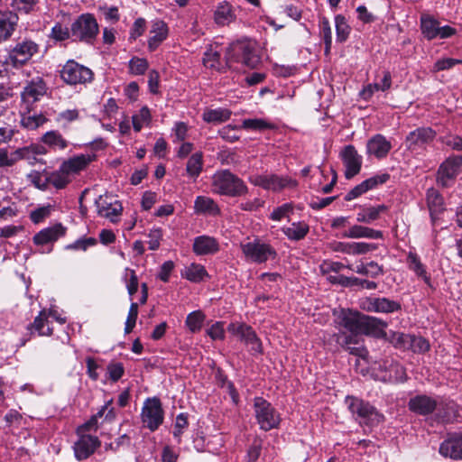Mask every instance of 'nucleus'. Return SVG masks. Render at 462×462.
<instances>
[{"label":"nucleus","mask_w":462,"mask_h":462,"mask_svg":"<svg viewBox=\"0 0 462 462\" xmlns=\"http://www.w3.org/2000/svg\"><path fill=\"white\" fill-rule=\"evenodd\" d=\"M336 317L334 322L338 328H345L349 332L339 331L334 335L336 341L340 346L359 345V328L362 313L349 309H341L333 311Z\"/></svg>","instance_id":"obj_1"},{"label":"nucleus","mask_w":462,"mask_h":462,"mask_svg":"<svg viewBox=\"0 0 462 462\" xmlns=\"http://www.w3.org/2000/svg\"><path fill=\"white\" fill-rule=\"evenodd\" d=\"M211 189L216 194L232 198L248 193L245 181L228 170H221L214 173Z\"/></svg>","instance_id":"obj_2"},{"label":"nucleus","mask_w":462,"mask_h":462,"mask_svg":"<svg viewBox=\"0 0 462 462\" xmlns=\"http://www.w3.org/2000/svg\"><path fill=\"white\" fill-rule=\"evenodd\" d=\"M345 403L354 420L360 425L375 426L384 420V416L370 402L347 395Z\"/></svg>","instance_id":"obj_3"},{"label":"nucleus","mask_w":462,"mask_h":462,"mask_svg":"<svg viewBox=\"0 0 462 462\" xmlns=\"http://www.w3.org/2000/svg\"><path fill=\"white\" fill-rule=\"evenodd\" d=\"M226 59L229 66L232 62H240L249 69H255L261 63L255 42L249 40L231 43L226 51Z\"/></svg>","instance_id":"obj_4"},{"label":"nucleus","mask_w":462,"mask_h":462,"mask_svg":"<svg viewBox=\"0 0 462 462\" xmlns=\"http://www.w3.org/2000/svg\"><path fill=\"white\" fill-rule=\"evenodd\" d=\"M39 51V45L31 39H22L10 47L5 63L13 68L26 64Z\"/></svg>","instance_id":"obj_5"},{"label":"nucleus","mask_w":462,"mask_h":462,"mask_svg":"<svg viewBox=\"0 0 462 462\" xmlns=\"http://www.w3.org/2000/svg\"><path fill=\"white\" fill-rule=\"evenodd\" d=\"M241 251L247 262L254 263H263L273 260L277 256L276 250L267 243L258 238L246 243L240 244Z\"/></svg>","instance_id":"obj_6"},{"label":"nucleus","mask_w":462,"mask_h":462,"mask_svg":"<svg viewBox=\"0 0 462 462\" xmlns=\"http://www.w3.org/2000/svg\"><path fill=\"white\" fill-rule=\"evenodd\" d=\"M70 31L75 41L91 43L98 34L99 28L92 14H83L72 23Z\"/></svg>","instance_id":"obj_7"},{"label":"nucleus","mask_w":462,"mask_h":462,"mask_svg":"<svg viewBox=\"0 0 462 462\" xmlns=\"http://www.w3.org/2000/svg\"><path fill=\"white\" fill-rule=\"evenodd\" d=\"M60 79L68 85H86L94 79L93 71L74 60H68L60 71Z\"/></svg>","instance_id":"obj_8"},{"label":"nucleus","mask_w":462,"mask_h":462,"mask_svg":"<svg viewBox=\"0 0 462 462\" xmlns=\"http://www.w3.org/2000/svg\"><path fill=\"white\" fill-rule=\"evenodd\" d=\"M254 415L260 429L268 431L278 428L281 417L273 405L262 397L254 400Z\"/></svg>","instance_id":"obj_9"},{"label":"nucleus","mask_w":462,"mask_h":462,"mask_svg":"<svg viewBox=\"0 0 462 462\" xmlns=\"http://www.w3.org/2000/svg\"><path fill=\"white\" fill-rule=\"evenodd\" d=\"M249 181L254 186L273 192H280L284 189H295L298 186L296 180L277 174H254L249 177Z\"/></svg>","instance_id":"obj_10"},{"label":"nucleus","mask_w":462,"mask_h":462,"mask_svg":"<svg viewBox=\"0 0 462 462\" xmlns=\"http://www.w3.org/2000/svg\"><path fill=\"white\" fill-rule=\"evenodd\" d=\"M462 169V155H450L440 163L436 181L442 188L451 187Z\"/></svg>","instance_id":"obj_11"},{"label":"nucleus","mask_w":462,"mask_h":462,"mask_svg":"<svg viewBox=\"0 0 462 462\" xmlns=\"http://www.w3.org/2000/svg\"><path fill=\"white\" fill-rule=\"evenodd\" d=\"M227 330L231 335L238 337L246 345L252 354L256 355L263 353L261 339L257 337L251 326L245 323L232 322L228 325Z\"/></svg>","instance_id":"obj_12"},{"label":"nucleus","mask_w":462,"mask_h":462,"mask_svg":"<svg viewBox=\"0 0 462 462\" xmlns=\"http://www.w3.org/2000/svg\"><path fill=\"white\" fill-rule=\"evenodd\" d=\"M420 30L423 36L429 40L447 39L457 33V30L449 25H440V23L430 14L420 16Z\"/></svg>","instance_id":"obj_13"},{"label":"nucleus","mask_w":462,"mask_h":462,"mask_svg":"<svg viewBox=\"0 0 462 462\" xmlns=\"http://www.w3.org/2000/svg\"><path fill=\"white\" fill-rule=\"evenodd\" d=\"M142 421L152 431L157 430L163 421L162 404L157 398L146 399L142 409Z\"/></svg>","instance_id":"obj_14"},{"label":"nucleus","mask_w":462,"mask_h":462,"mask_svg":"<svg viewBox=\"0 0 462 462\" xmlns=\"http://www.w3.org/2000/svg\"><path fill=\"white\" fill-rule=\"evenodd\" d=\"M36 154L37 151L33 146L18 148L12 152H8L5 148H0V168L12 167L22 160H26L32 163L36 160Z\"/></svg>","instance_id":"obj_15"},{"label":"nucleus","mask_w":462,"mask_h":462,"mask_svg":"<svg viewBox=\"0 0 462 462\" xmlns=\"http://www.w3.org/2000/svg\"><path fill=\"white\" fill-rule=\"evenodd\" d=\"M340 157L346 168L345 177L346 179H352L360 172L363 162L362 156L358 154L353 145H346L340 152Z\"/></svg>","instance_id":"obj_16"},{"label":"nucleus","mask_w":462,"mask_h":462,"mask_svg":"<svg viewBox=\"0 0 462 462\" xmlns=\"http://www.w3.org/2000/svg\"><path fill=\"white\" fill-rule=\"evenodd\" d=\"M387 322L372 316L362 314L359 336H370L375 338H383L386 337L385 328Z\"/></svg>","instance_id":"obj_17"},{"label":"nucleus","mask_w":462,"mask_h":462,"mask_svg":"<svg viewBox=\"0 0 462 462\" xmlns=\"http://www.w3.org/2000/svg\"><path fill=\"white\" fill-rule=\"evenodd\" d=\"M47 92L46 83L41 77H36L27 82L21 93L22 101L27 107L40 100Z\"/></svg>","instance_id":"obj_18"},{"label":"nucleus","mask_w":462,"mask_h":462,"mask_svg":"<svg viewBox=\"0 0 462 462\" xmlns=\"http://www.w3.org/2000/svg\"><path fill=\"white\" fill-rule=\"evenodd\" d=\"M439 453L445 457L462 460V432L454 433L439 446Z\"/></svg>","instance_id":"obj_19"},{"label":"nucleus","mask_w":462,"mask_h":462,"mask_svg":"<svg viewBox=\"0 0 462 462\" xmlns=\"http://www.w3.org/2000/svg\"><path fill=\"white\" fill-rule=\"evenodd\" d=\"M97 214L115 223L118 220L122 212V206L119 201H109L107 197L99 196L96 200Z\"/></svg>","instance_id":"obj_20"},{"label":"nucleus","mask_w":462,"mask_h":462,"mask_svg":"<svg viewBox=\"0 0 462 462\" xmlns=\"http://www.w3.org/2000/svg\"><path fill=\"white\" fill-rule=\"evenodd\" d=\"M67 228L60 223H57L51 226L46 227L38 232L32 238L33 243L37 245H44L52 244L66 234Z\"/></svg>","instance_id":"obj_21"},{"label":"nucleus","mask_w":462,"mask_h":462,"mask_svg":"<svg viewBox=\"0 0 462 462\" xmlns=\"http://www.w3.org/2000/svg\"><path fill=\"white\" fill-rule=\"evenodd\" d=\"M392 149L391 142L383 134H377L371 137L366 143V152L370 156L383 159L387 156Z\"/></svg>","instance_id":"obj_22"},{"label":"nucleus","mask_w":462,"mask_h":462,"mask_svg":"<svg viewBox=\"0 0 462 462\" xmlns=\"http://www.w3.org/2000/svg\"><path fill=\"white\" fill-rule=\"evenodd\" d=\"M192 250L199 256L215 254L219 251V243L213 236H199L194 238Z\"/></svg>","instance_id":"obj_23"},{"label":"nucleus","mask_w":462,"mask_h":462,"mask_svg":"<svg viewBox=\"0 0 462 462\" xmlns=\"http://www.w3.org/2000/svg\"><path fill=\"white\" fill-rule=\"evenodd\" d=\"M100 441L97 437L91 435H81L75 443L74 452L79 460L88 458L99 447Z\"/></svg>","instance_id":"obj_24"},{"label":"nucleus","mask_w":462,"mask_h":462,"mask_svg":"<svg viewBox=\"0 0 462 462\" xmlns=\"http://www.w3.org/2000/svg\"><path fill=\"white\" fill-rule=\"evenodd\" d=\"M410 411L420 415H428L438 408V402L427 395H416L408 402Z\"/></svg>","instance_id":"obj_25"},{"label":"nucleus","mask_w":462,"mask_h":462,"mask_svg":"<svg viewBox=\"0 0 462 462\" xmlns=\"http://www.w3.org/2000/svg\"><path fill=\"white\" fill-rule=\"evenodd\" d=\"M18 15L12 11L0 12V43L9 40L18 23Z\"/></svg>","instance_id":"obj_26"},{"label":"nucleus","mask_w":462,"mask_h":462,"mask_svg":"<svg viewBox=\"0 0 462 462\" xmlns=\"http://www.w3.org/2000/svg\"><path fill=\"white\" fill-rule=\"evenodd\" d=\"M95 159V154H79L63 162L60 166L71 176L85 170Z\"/></svg>","instance_id":"obj_27"},{"label":"nucleus","mask_w":462,"mask_h":462,"mask_svg":"<svg viewBox=\"0 0 462 462\" xmlns=\"http://www.w3.org/2000/svg\"><path fill=\"white\" fill-rule=\"evenodd\" d=\"M376 248L374 244L365 242H337L333 245V250L346 254H364Z\"/></svg>","instance_id":"obj_28"},{"label":"nucleus","mask_w":462,"mask_h":462,"mask_svg":"<svg viewBox=\"0 0 462 462\" xmlns=\"http://www.w3.org/2000/svg\"><path fill=\"white\" fill-rule=\"evenodd\" d=\"M365 304L366 310L373 312L393 313L401 310L398 301L387 298H370Z\"/></svg>","instance_id":"obj_29"},{"label":"nucleus","mask_w":462,"mask_h":462,"mask_svg":"<svg viewBox=\"0 0 462 462\" xmlns=\"http://www.w3.org/2000/svg\"><path fill=\"white\" fill-rule=\"evenodd\" d=\"M436 133L430 127H420L411 132L406 137L410 149L422 146L435 138Z\"/></svg>","instance_id":"obj_30"},{"label":"nucleus","mask_w":462,"mask_h":462,"mask_svg":"<svg viewBox=\"0 0 462 462\" xmlns=\"http://www.w3.org/2000/svg\"><path fill=\"white\" fill-rule=\"evenodd\" d=\"M236 19L233 5L226 2H219L214 11V21L219 26L229 25Z\"/></svg>","instance_id":"obj_31"},{"label":"nucleus","mask_w":462,"mask_h":462,"mask_svg":"<svg viewBox=\"0 0 462 462\" xmlns=\"http://www.w3.org/2000/svg\"><path fill=\"white\" fill-rule=\"evenodd\" d=\"M342 236L351 239H381L383 238V232L365 226L353 225L342 234Z\"/></svg>","instance_id":"obj_32"},{"label":"nucleus","mask_w":462,"mask_h":462,"mask_svg":"<svg viewBox=\"0 0 462 462\" xmlns=\"http://www.w3.org/2000/svg\"><path fill=\"white\" fill-rule=\"evenodd\" d=\"M426 199L431 220L434 222L437 216L445 210L444 199L438 189L430 188L427 190Z\"/></svg>","instance_id":"obj_33"},{"label":"nucleus","mask_w":462,"mask_h":462,"mask_svg":"<svg viewBox=\"0 0 462 462\" xmlns=\"http://www.w3.org/2000/svg\"><path fill=\"white\" fill-rule=\"evenodd\" d=\"M392 86V75L388 70L383 72V79L380 83H370L367 84L360 91V97L364 100H369L372 96L377 91H386L390 89Z\"/></svg>","instance_id":"obj_34"},{"label":"nucleus","mask_w":462,"mask_h":462,"mask_svg":"<svg viewBox=\"0 0 462 462\" xmlns=\"http://www.w3.org/2000/svg\"><path fill=\"white\" fill-rule=\"evenodd\" d=\"M406 263L408 268L412 271L418 278L421 279L428 285L430 284V275L428 273L425 264L422 263L420 256L415 252L410 251L408 253Z\"/></svg>","instance_id":"obj_35"},{"label":"nucleus","mask_w":462,"mask_h":462,"mask_svg":"<svg viewBox=\"0 0 462 462\" xmlns=\"http://www.w3.org/2000/svg\"><path fill=\"white\" fill-rule=\"evenodd\" d=\"M385 372L380 376V380L388 383H403L407 379L405 369L399 363L392 362L386 366L384 365Z\"/></svg>","instance_id":"obj_36"},{"label":"nucleus","mask_w":462,"mask_h":462,"mask_svg":"<svg viewBox=\"0 0 462 462\" xmlns=\"http://www.w3.org/2000/svg\"><path fill=\"white\" fill-rule=\"evenodd\" d=\"M49 315H52V311L49 313H47L45 310L40 311L33 322L28 326V329L32 333V331L37 332L39 336H51L52 334V328L49 326Z\"/></svg>","instance_id":"obj_37"},{"label":"nucleus","mask_w":462,"mask_h":462,"mask_svg":"<svg viewBox=\"0 0 462 462\" xmlns=\"http://www.w3.org/2000/svg\"><path fill=\"white\" fill-rule=\"evenodd\" d=\"M387 210L388 207L385 205L363 208L356 214V221L359 223L371 224L377 220L381 214L386 212Z\"/></svg>","instance_id":"obj_38"},{"label":"nucleus","mask_w":462,"mask_h":462,"mask_svg":"<svg viewBox=\"0 0 462 462\" xmlns=\"http://www.w3.org/2000/svg\"><path fill=\"white\" fill-rule=\"evenodd\" d=\"M194 208L197 213L217 216L220 214V209L213 199L206 196H199L195 199Z\"/></svg>","instance_id":"obj_39"},{"label":"nucleus","mask_w":462,"mask_h":462,"mask_svg":"<svg viewBox=\"0 0 462 462\" xmlns=\"http://www.w3.org/2000/svg\"><path fill=\"white\" fill-rule=\"evenodd\" d=\"M282 231L289 240L300 241L308 235L310 226L304 221H298L291 223L289 226L282 227Z\"/></svg>","instance_id":"obj_40"},{"label":"nucleus","mask_w":462,"mask_h":462,"mask_svg":"<svg viewBox=\"0 0 462 462\" xmlns=\"http://www.w3.org/2000/svg\"><path fill=\"white\" fill-rule=\"evenodd\" d=\"M181 275L192 282H200L205 278L208 277L205 267L202 264L197 263H192L186 266L181 271Z\"/></svg>","instance_id":"obj_41"},{"label":"nucleus","mask_w":462,"mask_h":462,"mask_svg":"<svg viewBox=\"0 0 462 462\" xmlns=\"http://www.w3.org/2000/svg\"><path fill=\"white\" fill-rule=\"evenodd\" d=\"M232 112L227 108L218 107L215 109H207L202 114L205 122L210 124H221L231 117Z\"/></svg>","instance_id":"obj_42"},{"label":"nucleus","mask_w":462,"mask_h":462,"mask_svg":"<svg viewBox=\"0 0 462 462\" xmlns=\"http://www.w3.org/2000/svg\"><path fill=\"white\" fill-rule=\"evenodd\" d=\"M42 142L53 150H64L68 147V141L59 131H49L42 137Z\"/></svg>","instance_id":"obj_43"},{"label":"nucleus","mask_w":462,"mask_h":462,"mask_svg":"<svg viewBox=\"0 0 462 462\" xmlns=\"http://www.w3.org/2000/svg\"><path fill=\"white\" fill-rule=\"evenodd\" d=\"M168 30L166 24L162 21H157L152 25L151 31L152 36L148 41L149 49L155 50L158 45L166 38Z\"/></svg>","instance_id":"obj_44"},{"label":"nucleus","mask_w":462,"mask_h":462,"mask_svg":"<svg viewBox=\"0 0 462 462\" xmlns=\"http://www.w3.org/2000/svg\"><path fill=\"white\" fill-rule=\"evenodd\" d=\"M46 180L48 183L56 189H63L71 181L70 176L61 166L58 171L51 172Z\"/></svg>","instance_id":"obj_45"},{"label":"nucleus","mask_w":462,"mask_h":462,"mask_svg":"<svg viewBox=\"0 0 462 462\" xmlns=\"http://www.w3.org/2000/svg\"><path fill=\"white\" fill-rule=\"evenodd\" d=\"M275 125L263 118H247L243 120L241 128L253 131L273 129Z\"/></svg>","instance_id":"obj_46"},{"label":"nucleus","mask_w":462,"mask_h":462,"mask_svg":"<svg viewBox=\"0 0 462 462\" xmlns=\"http://www.w3.org/2000/svg\"><path fill=\"white\" fill-rule=\"evenodd\" d=\"M319 35L325 43V52L328 53L332 45V30L328 18L320 16L319 19Z\"/></svg>","instance_id":"obj_47"},{"label":"nucleus","mask_w":462,"mask_h":462,"mask_svg":"<svg viewBox=\"0 0 462 462\" xmlns=\"http://www.w3.org/2000/svg\"><path fill=\"white\" fill-rule=\"evenodd\" d=\"M206 315L201 310H194L186 318V326L192 333L200 331L205 322Z\"/></svg>","instance_id":"obj_48"},{"label":"nucleus","mask_w":462,"mask_h":462,"mask_svg":"<svg viewBox=\"0 0 462 462\" xmlns=\"http://www.w3.org/2000/svg\"><path fill=\"white\" fill-rule=\"evenodd\" d=\"M439 416L443 422H451L457 417V405L455 402L449 401L446 402H438Z\"/></svg>","instance_id":"obj_49"},{"label":"nucleus","mask_w":462,"mask_h":462,"mask_svg":"<svg viewBox=\"0 0 462 462\" xmlns=\"http://www.w3.org/2000/svg\"><path fill=\"white\" fill-rule=\"evenodd\" d=\"M151 113L147 106L142 107L138 113L132 116L133 127L135 132H140L143 127L147 126L151 123Z\"/></svg>","instance_id":"obj_50"},{"label":"nucleus","mask_w":462,"mask_h":462,"mask_svg":"<svg viewBox=\"0 0 462 462\" xmlns=\"http://www.w3.org/2000/svg\"><path fill=\"white\" fill-rule=\"evenodd\" d=\"M203 64L207 68L221 70L223 66L220 61V52L213 48L208 49L204 53Z\"/></svg>","instance_id":"obj_51"},{"label":"nucleus","mask_w":462,"mask_h":462,"mask_svg":"<svg viewBox=\"0 0 462 462\" xmlns=\"http://www.w3.org/2000/svg\"><path fill=\"white\" fill-rule=\"evenodd\" d=\"M335 26H336V34L337 41L339 42H344L349 36L351 28L347 23L345 16L341 14H337L335 16Z\"/></svg>","instance_id":"obj_52"},{"label":"nucleus","mask_w":462,"mask_h":462,"mask_svg":"<svg viewBox=\"0 0 462 462\" xmlns=\"http://www.w3.org/2000/svg\"><path fill=\"white\" fill-rule=\"evenodd\" d=\"M203 161L201 152H194L187 162L186 171L189 177L197 178L202 170Z\"/></svg>","instance_id":"obj_53"},{"label":"nucleus","mask_w":462,"mask_h":462,"mask_svg":"<svg viewBox=\"0 0 462 462\" xmlns=\"http://www.w3.org/2000/svg\"><path fill=\"white\" fill-rule=\"evenodd\" d=\"M46 121V117L42 114L23 115L21 120V124L24 128L34 130L42 125Z\"/></svg>","instance_id":"obj_54"},{"label":"nucleus","mask_w":462,"mask_h":462,"mask_svg":"<svg viewBox=\"0 0 462 462\" xmlns=\"http://www.w3.org/2000/svg\"><path fill=\"white\" fill-rule=\"evenodd\" d=\"M291 213H293L292 203H284L272 211L270 218L273 221H281L283 218H289Z\"/></svg>","instance_id":"obj_55"},{"label":"nucleus","mask_w":462,"mask_h":462,"mask_svg":"<svg viewBox=\"0 0 462 462\" xmlns=\"http://www.w3.org/2000/svg\"><path fill=\"white\" fill-rule=\"evenodd\" d=\"M40 0H12L11 6L24 14H30L35 11V8Z\"/></svg>","instance_id":"obj_56"},{"label":"nucleus","mask_w":462,"mask_h":462,"mask_svg":"<svg viewBox=\"0 0 462 462\" xmlns=\"http://www.w3.org/2000/svg\"><path fill=\"white\" fill-rule=\"evenodd\" d=\"M409 349H411L415 353H424L430 349V343L422 337L411 335Z\"/></svg>","instance_id":"obj_57"},{"label":"nucleus","mask_w":462,"mask_h":462,"mask_svg":"<svg viewBox=\"0 0 462 462\" xmlns=\"http://www.w3.org/2000/svg\"><path fill=\"white\" fill-rule=\"evenodd\" d=\"M125 280L128 294L132 297L137 291L138 289V279L135 274V272L132 269L125 268Z\"/></svg>","instance_id":"obj_58"},{"label":"nucleus","mask_w":462,"mask_h":462,"mask_svg":"<svg viewBox=\"0 0 462 462\" xmlns=\"http://www.w3.org/2000/svg\"><path fill=\"white\" fill-rule=\"evenodd\" d=\"M97 244V240L94 237H81L75 242L67 245L65 248L67 250H80L86 251L88 247L93 246Z\"/></svg>","instance_id":"obj_59"},{"label":"nucleus","mask_w":462,"mask_h":462,"mask_svg":"<svg viewBox=\"0 0 462 462\" xmlns=\"http://www.w3.org/2000/svg\"><path fill=\"white\" fill-rule=\"evenodd\" d=\"M138 317V304L132 302L125 320V333L129 334L134 329Z\"/></svg>","instance_id":"obj_60"},{"label":"nucleus","mask_w":462,"mask_h":462,"mask_svg":"<svg viewBox=\"0 0 462 462\" xmlns=\"http://www.w3.org/2000/svg\"><path fill=\"white\" fill-rule=\"evenodd\" d=\"M148 69V62L145 59L134 57L129 61L130 72L134 75H143Z\"/></svg>","instance_id":"obj_61"},{"label":"nucleus","mask_w":462,"mask_h":462,"mask_svg":"<svg viewBox=\"0 0 462 462\" xmlns=\"http://www.w3.org/2000/svg\"><path fill=\"white\" fill-rule=\"evenodd\" d=\"M240 128H241V126L239 127V126H236V125L233 126V125H228L222 127L218 131V134L221 136V138H223L224 140L233 143L239 139L238 131Z\"/></svg>","instance_id":"obj_62"},{"label":"nucleus","mask_w":462,"mask_h":462,"mask_svg":"<svg viewBox=\"0 0 462 462\" xmlns=\"http://www.w3.org/2000/svg\"><path fill=\"white\" fill-rule=\"evenodd\" d=\"M206 333L212 340H223L225 338L224 323L216 321L206 330Z\"/></svg>","instance_id":"obj_63"},{"label":"nucleus","mask_w":462,"mask_h":462,"mask_svg":"<svg viewBox=\"0 0 462 462\" xmlns=\"http://www.w3.org/2000/svg\"><path fill=\"white\" fill-rule=\"evenodd\" d=\"M411 341V335L402 332H393L391 342L395 347L409 349V342Z\"/></svg>","instance_id":"obj_64"}]
</instances>
